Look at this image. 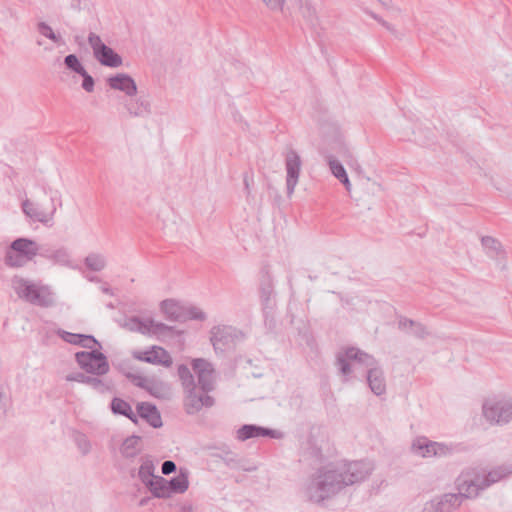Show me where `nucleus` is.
Segmentation results:
<instances>
[{
    "instance_id": "1",
    "label": "nucleus",
    "mask_w": 512,
    "mask_h": 512,
    "mask_svg": "<svg viewBox=\"0 0 512 512\" xmlns=\"http://www.w3.org/2000/svg\"><path fill=\"white\" fill-rule=\"evenodd\" d=\"M373 469V464L364 460L320 467L310 476L305 494L309 501L322 503L347 486L364 481Z\"/></svg>"
},
{
    "instance_id": "2",
    "label": "nucleus",
    "mask_w": 512,
    "mask_h": 512,
    "mask_svg": "<svg viewBox=\"0 0 512 512\" xmlns=\"http://www.w3.org/2000/svg\"><path fill=\"white\" fill-rule=\"evenodd\" d=\"M11 284L17 296L32 305L43 308L55 305L54 293L46 285L35 283L20 276H14Z\"/></svg>"
},
{
    "instance_id": "3",
    "label": "nucleus",
    "mask_w": 512,
    "mask_h": 512,
    "mask_svg": "<svg viewBox=\"0 0 512 512\" xmlns=\"http://www.w3.org/2000/svg\"><path fill=\"white\" fill-rule=\"evenodd\" d=\"M39 254L42 253L36 241L20 237L13 240L6 248L4 264L10 268H21Z\"/></svg>"
},
{
    "instance_id": "4",
    "label": "nucleus",
    "mask_w": 512,
    "mask_h": 512,
    "mask_svg": "<svg viewBox=\"0 0 512 512\" xmlns=\"http://www.w3.org/2000/svg\"><path fill=\"white\" fill-rule=\"evenodd\" d=\"M455 487L457 489L456 496H460V501L463 503L465 499L476 498L479 492L486 489L483 486L482 477L475 469H468L463 471L455 480Z\"/></svg>"
},
{
    "instance_id": "5",
    "label": "nucleus",
    "mask_w": 512,
    "mask_h": 512,
    "mask_svg": "<svg viewBox=\"0 0 512 512\" xmlns=\"http://www.w3.org/2000/svg\"><path fill=\"white\" fill-rule=\"evenodd\" d=\"M75 360L80 368L88 374L106 375L110 370L107 357L98 350L77 352Z\"/></svg>"
},
{
    "instance_id": "6",
    "label": "nucleus",
    "mask_w": 512,
    "mask_h": 512,
    "mask_svg": "<svg viewBox=\"0 0 512 512\" xmlns=\"http://www.w3.org/2000/svg\"><path fill=\"white\" fill-rule=\"evenodd\" d=\"M194 390L204 389L215 391L218 381V372L214 364L204 358H194Z\"/></svg>"
},
{
    "instance_id": "7",
    "label": "nucleus",
    "mask_w": 512,
    "mask_h": 512,
    "mask_svg": "<svg viewBox=\"0 0 512 512\" xmlns=\"http://www.w3.org/2000/svg\"><path fill=\"white\" fill-rule=\"evenodd\" d=\"M88 43L93 51L94 58L105 67L117 68L122 65V57L116 53L111 47L107 46L94 32L88 35Z\"/></svg>"
},
{
    "instance_id": "8",
    "label": "nucleus",
    "mask_w": 512,
    "mask_h": 512,
    "mask_svg": "<svg viewBox=\"0 0 512 512\" xmlns=\"http://www.w3.org/2000/svg\"><path fill=\"white\" fill-rule=\"evenodd\" d=\"M483 415L491 424L505 425L509 423L512 419V400L500 399L485 402Z\"/></svg>"
},
{
    "instance_id": "9",
    "label": "nucleus",
    "mask_w": 512,
    "mask_h": 512,
    "mask_svg": "<svg viewBox=\"0 0 512 512\" xmlns=\"http://www.w3.org/2000/svg\"><path fill=\"white\" fill-rule=\"evenodd\" d=\"M243 338L242 331L232 326H214L210 331V342L215 351H223Z\"/></svg>"
},
{
    "instance_id": "10",
    "label": "nucleus",
    "mask_w": 512,
    "mask_h": 512,
    "mask_svg": "<svg viewBox=\"0 0 512 512\" xmlns=\"http://www.w3.org/2000/svg\"><path fill=\"white\" fill-rule=\"evenodd\" d=\"M123 326L130 332H138L143 335L163 334L171 329L164 323L155 322L152 319L143 320L137 316L128 318Z\"/></svg>"
},
{
    "instance_id": "11",
    "label": "nucleus",
    "mask_w": 512,
    "mask_h": 512,
    "mask_svg": "<svg viewBox=\"0 0 512 512\" xmlns=\"http://www.w3.org/2000/svg\"><path fill=\"white\" fill-rule=\"evenodd\" d=\"M302 161L294 149H289L285 154L286 189L287 196L291 197L298 183Z\"/></svg>"
},
{
    "instance_id": "12",
    "label": "nucleus",
    "mask_w": 512,
    "mask_h": 512,
    "mask_svg": "<svg viewBox=\"0 0 512 512\" xmlns=\"http://www.w3.org/2000/svg\"><path fill=\"white\" fill-rule=\"evenodd\" d=\"M461 504L460 496H456L455 493H444L426 502L421 512H454Z\"/></svg>"
},
{
    "instance_id": "13",
    "label": "nucleus",
    "mask_w": 512,
    "mask_h": 512,
    "mask_svg": "<svg viewBox=\"0 0 512 512\" xmlns=\"http://www.w3.org/2000/svg\"><path fill=\"white\" fill-rule=\"evenodd\" d=\"M132 357L138 361L153 365H162L165 367H170L172 365V358L170 354L160 346H152L145 351H133Z\"/></svg>"
},
{
    "instance_id": "14",
    "label": "nucleus",
    "mask_w": 512,
    "mask_h": 512,
    "mask_svg": "<svg viewBox=\"0 0 512 512\" xmlns=\"http://www.w3.org/2000/svg\"><path fill=\"white\" fill-rule=\"evenodd\" d=\"M213 456L221 459L228 468L233 470L251 472L255 471L257 468L256 466L248 465V461L246 459L239 457L237 453L230 450L226 445L217 448L216 452L213 453Z\"/></svg>"
},
{
    "instance_id": "15",
    "label": "nucleus",
    "mask_w": 512,
    "mask_h": 512,
    "mask_svg": "<svg viewBox=\"0 0 512 512\" xmlns=\"http://www.w3.org/2000/svg\"><path fill=\"white\" fill-rule=\"evenodd\" d=\"M258 437L280 439L282 432L256 424H244L236 431V439L241 442Z\"/></svg>"
},
{
    "instance_id": "16",
    "label": "nucleus",
    "mask_w": 512,
    "mask_h": 512,
    "mask_svg": "<svg viewBox=\"0 0 512 512\" xmlns=\"http://www.w3.org/2000/svg\"><path fill=\"white\" fill-rule=\"evenodd\" d=\"M260 299L263 314L267 319L275 308L273 282L268 274L263 277L260 284Z\"/></svg>"
},
{
    "instance_id": "17",
    "label": "nucleus",
    "mask_w": 512,
    "mask_h": 512,
    "mask_svg": "<svg viewBox=\"0 0 512 512\" xmlns=\"http://www.w3.org/2000/svg\"><path fill=\"white\" fill-rule=\"evenodd\" d=\"M366 379L370 390L376 396H381L386 393V379L384 371L378 363L367 368Z\"/></svg>"
},
{
    "instance_id": "18",
    "label": "nucleus",
    "mask_w": 512,
    "mask_h": 512,
    "mask_svg": "<svg viewBox=\"0 0 512 512\" xmlns=\"http://www.w3.org/2000/svg\"><path fill=\"white\" fill-rule=\"evenodd\" d=\"M107 84L111 89L122 91L129 97L137 94L136 82L128 74L118 73L111 76L107 79Z\"/></svg>"
},
{
    "instance_id": "19",
    "label": "nucleus",
    "mask_w": 512,
    "mask_h": 512,
    "mask_svg": "<svg viewBox=\"0 0 512 512\" xmlns=\"http://www.w3.org/2000/svg\"><path fill=\"white\" fill-rule=\"evenodd\" d=\"M23 213L34 221L47 224L53 219L56 212V207L53 206L49 213L44 212L36 204L26 199L22 202Z\"/></svg>"
},
{
    "instance_id": "20",
    "label": "nucleus",
    "mask_w": 512,
    "mask_h": 512,
    "mask_svg": "<svg viewBox=\"0 0 512 512\" xmlns=\"http://www.w3.org/2000/svg\"><path fill=\"white\" fill-rule=\"evenodd\" d=\"M137 412L153 428H160L163 425L161 415L155 405L146 402L138 403Z\"/></svg>"
},
{
    "instance_id": "21",
    "label": "nucleus",
    "mask_w": 512,
    "mask_h": 512,
    "mask_svg": "<svg viewBox=\"0 0 512 512\" xmlns=\"http://www.w3.org/2000/svg\"><path fill=\"white\" fill-rule=\"evenodd\" d=\"M178 376L182 381V385L185 389L186 401L185 408L187 413H191L192 409V373L185 364L178 366Z\"/></svg>"
},
{
    "instance_id": "22",
    "label": "nucleus",
    "mask_w": 512,
    "mask_h": 512,
    "mask_svg": "<svg viewBox=\"0 0 512 512\" xmlns=\"http://www.w3.org/2000/svg\"><path fill=\"white\" fill-rule=\"evenodd\" d=\"M341 351L350 361H355L359 364H362L366 368L377 364V360L374 358V356L362 351L357 347H346Z\"/></svg>"
},
{
    "instance_id": "23",
    "label": "nucleus",
    "mask_w": 512,
    "mask_h": 512,
    "mask_svg": "<svg viewBox=\"0 0 512 512\" xmlns=\"http://www.w3.org/2000/svg\"><path fill=\"white\" fill-rule=\"evenodd\" d=\"M512 474V464H503L490 470L485 476L482 477L483 486L488 488L494 483L508 477Z\"/></svg>"
},
{
    "instance_id": "24",
    "label": "nucleus",
    "mask_w": 512,
    "mask_h": 512,
    "mask_svg": "<svg viewBox=\"0 0 512 512\" xmlns=\"http://www.w3.org/2000/svg\"><path fill=\"white\" fill-rule=\"evenodd\" d=\"M213 392L199 388L194 390V412L210 409L216 404V399L212 395Z\"/></svg>"
},
{
    "instance_id": "25",
    "label": "nucleus",
    "mask_w": 512,
    "mask_h": 512,
    "mask_svg": "<svg viewBox=\"0 0 512 512\" xmlns=\"http://www.w3.org/2000/svg\"><path fill=\"white\" fill-rule=\"evenodd\" d=\"M481 244L484 248L486 255L491 259H499L505 255V250L501 242L491 236H483Z\"/></svg>"
},
{
    "instance_id": "26",
    "label": "nucleus",
    "mask_w": 512,
    "mask_h": 512,
    "mask_svg": "<svg viewBox=\"0 0 512 512\" xmlns=\"http://www.w3.org/2000/svg\"><path fill=\"white\" fill-rule=\"evenodd\" d=\"M166 487L168 491V498L173 493L185 492L189 487L188 471H183V469H180V474L178 476L167 480Z\"/></svg>"
},
{
    "instance_id": "27",
    "label": "nucleus",
    "mask_w": 512,
    "mask_h": 512,
    "mask_svg": "<svg viewBox=\"0 0 512 512\" xmlns=\"http://www.w3.org/2000/svg\"><path fill=\"white\" fill-rule=\"evenodd\" d=\"M161 310L168 320L182 321L185 318V313L182 307L172 299L162 301Z\"/></svg>"
},
{
    "instance_id": "28",
    "label": "nucleus",
    "mask_w": 512,
    "mask_h": 512,
    "mask_svg": "<svg viewBox=\"0 0 512 512\" xmlns=\"http://www.w3.org/2000/svg\"><path fill=\"white\" fill-rule=\"evenodd\" d=\"M125 108L131 116L143 117L150 113V103L145 98L139 97L125 103Z\"/></svg>"
},
{
    "instance_id": "29",
    "label": "nucleus",
    "mask_w": 512,
    "mask_h": 512,
    "mask_svg": "<svg viewBox=\"0 0 512 512\" xmlns=\"http://www.w3.org/2000/svg\"><path fill=\"white\" fill-rule=\"evenodd\" d=\"M110 408L114 414L125 416L135 424L138 422V417L133 412L130 404L127 401L118 397H114L111 401Z\"/></svg>"
},
{
    "instance_id": "30",
    "label": "nucleus",
    "mask_w": 512,
    "mask_h": 512,
    "mask_svg": "<svg viewBox=\"0 0 512 512\" xmlns=\"http://www.w3.org/2000/svg\"><path fill=\"white\" fill-rule=\"evenodd\" d=\"M298 6L299 12L311 27L316 26L318 23V16L316 9L310 0H294Z\"/></svg>"
},
{
    "instance_id": "31",
    "label": "nucleus",
    "mask_w": 512,
    "mask_h": 512,
    "mask_svg": "<svg viewBox=\"0 0 512 512\" xmlns=\"http://www.w3.org/2000/svg\"><path fill=\"white\" fill-rule=\"evenodd\" d=\"M141 437L132 435L127 437L120 448L121 454L125 458H133L141 451Z\"/></svg>"
},
{
    "instance_id": "32",
    "label": "nucleus",
    "mask_w": 512,
    "mask_h": 512,
    "mask_svg": "<svg viewBox=\"0 0 512 512\" xmlns=\"http://www.w3.org/2000/svg\"><path fill=\"white\" fill-rule=\"evenodd\" d=\"M167 480L162 476L154 475L152 480L145 484L152 495L156 498H168L166 487Z\"/></svg>"
},
{
    "instance_id": "33",
    "label": "nucleus",
    "mask_w": 512,
    "mask_h": 512,
    "mask_svg": "<svg viewBox=\"0 0 512 512\" xmlns=\"http://www.w3.org/2000/svg\"><path fill=\"white\" fill-rule=\"evenodd\" d=\"M145 390L152 396L159 399H166L170 396L169 385L163 381L156 379H150Z\"/></svg>"
},
{
    "instance_id": "34",
    "label": "nucleus",
    "mask_w": 512,
    "mask_h": 512,
    "mask_svg": "<svg viewBox=\"0 0 512 512\" xmlns=\"http://www.w3.org/2000/svg\"><path fill=\"white\" fill-rule=\"evenodd\" d=\"M434 441L428 440L426 437H420L413 441L412 449L418 455L426 457H435Z\"/></svg>"
},
{
    "instance_id": "35",
    "label": "nucleus",
    "mask_w": 512,
    "mask_h": 512,
    "mask_svg": "<svg viewBox=\"0 0 512 512\" xmlns=\"http://www.w3.org/2000/svg\"><path fill=\"white\" fill-rule=\"evenodd\" d=\"M104 376L105 375H95L90 387L99 394L112 393L115 387L114 382L112 379Z\"/></svg>"
},
{
    "instance_id": "36",
    "label": "nucleus",
    "mask_w": 512,
    "mask_h": 512,
    "mask_svg": "<svg viewBox=\"0 0 512 512\" xmlns=\"http://www.w3.org/2000/svg\"><path fill=\"white\" fill-rule=\"evenodd\" d=\"M85 266L94 272H100L106 267V258L100 253H90L84 259Z\"/></svg>"
},
{
    "instance_id": "37",
    "label": "nucleus",
    "mask_w": 512,
    "mask_h": 512,
    "mask_svg": "<svg viewBox=\"0 0 512 512\" xmlns=\"http://www.w3.org/2000/svg\"><path fill=\"white\" fill-rule=\"evenodd\" d=\"M154 470L155 465L153 461L149 457L142 458V463L138 470V477L144 485L152 480V477L155 475Z\"/></svg>"
},
{
    "instance_id": "38",
    "label": "nucleus",
    "mask_w": 512,
    "mask_h": 512,
    "mask_svg": "<svg viewBox=\"0 0 512 512\" xmlns=\"http://www.w3.org/2000/svg\"><path fill=\"white\" fill-rule=\"evenodd\" d=\"M36 29L41 36L51 40L52 42L56 44H64L62 36L59 33H55L52 27L45 21H39L36 24Z\"/></svg>"
},
{
    "instance_id": "39",
    "label": "nucleus",
    "mask_w": 512,
    "mask_h": 512,
    "mask_svg": "<svg viewBox=\"0 0 512 512\" xmlns=\"http://www.w3.org/2000/svg\"><path fill=\"white\" fill-rule=\"evenodd\" d=\"M41 255H43V253ZM44 256L50 260H53L55 263H57L59 265L72 267L71 260H70V253L64 247L54 250L51 253H46V254H44Z\"/></svg>"
},
{
    "instance_id": "40",
    "label": "nucleus",
    "mask_w": 512,
    "mask_h": 512,
    "mask_svg": "<svg viewBox=\"0 0 512 512\" xmlns=\"http://www.w3.org/2000/svg\"><path fill=\"white\" fill-rule=\"evenodd\" d=\"M350 362L351 361L345 356V354L342 351H339L336 354L335 364L338 367V371L343 377L344 382L349 380L350 375L352 373V367Z\"/></svg>"
},
{
    "instance_id": "41",
    "label": "nucleus",
    "mask_w": 512,
    "mask_h": 512,
    "mask_svg": "<svg viewBox=\"0 0 512 512\" xmlns=\"http://www.w3.org/2000/svg\"><path fill=\"white\" fill-rule=\"evenodd\" d=\"M58 335L67 343L78 345L81 341H95L94 336L85 334H76L67 332L65 330H59Z\"/></svg>"
},
{
    "instance_id": "42",
    "label": "nucleus",
    "mask_w": 512,
    "mask_h": 512,
    "mask_svg": "<svg viewBox=\"0 0 512 512\" xmlns=\"http://www.w3.org/2000/svg\"><path fill=\"white\" fill-rule=\"evenodd\" d=\"M64 65L68 70L78 75L83 74V72L86 71L79 58L75 54H69L65 56Z\"/></svg>"
},
{
    "instance_id": "43",
    "label": "nucleus",
    "mask_w": 512,
    "mask_h": 512,
    "mask_svg": "<svg viewBox=\"0 0 512 512\" xmlns=\"http://www.w3.org/2000/svg\"><path fill=\"white\" fill-rule=\"evenodd\" d=\"M435 448V457H444L452 455L457 450V445L435 442L432 445Z\"/></svg>"
},
{
    "instance_id": "44",
    "label": "nucleus",
    "mask_w": 512,
    "mask_h": 512,
    "mask_svg": "<svg viewBox=\"0 0 512 512\" xmlns=\"http://www.w3.org/2000/svg\"><path fill=\"white\" fill-rule=\"evenodd\" d=\"M328 163L330 166V170L332 174L338 179H346V170L344 166L337 160L333 159L332 157L328 158Z\"/></svg>"
},
{
    "instance_id": "45",
    "label": "nucleus",
    "mask_w": 512,
    "mask_h": 512,
    "mask_svg": "<svg viewBox=\"0 0 512 512\" xmlns=\"http://www.w3.org/2000/svg\"><path fill=\"white\" fill-rule=\"evenodd\" d=\"M75 443L83 455H86L90 452L91 444L86 435L82 433H77L75 435Z\"/></svg>"
},
{
    "instance_id": "46",
    "label": "nucleus",
    "mask_w": 512,
    "mask_h": 512,
    "mask_svg": "<svg viewBox=\"0 0 512 512\" xmlns=\"http://www.w3.org/2000/svg\"><path fill=\"white\" fill-rule=\"evenodd\" d=\"M410 331L411 334L418 339H425L430 334L427 327L424 324L417 321H414V325L412 326V328H410Z\"/></svg>"
},
{
    "instance_id": "47",
    "label": "nucleus",
    "mask_w": 512,
    "mask_h": 512,
    "mask_svg": "<svg viewBox=\"0 0 512 512\" xmlns=\"http://www.w3.org/2000/svg\"><path fill=\"white\" fill-rule=\"evenodd\" d=\"M127 379H129L135 386L142 388L145 390L147 384L149 383L151 378H146L141 375L133 374V373H125Z\"/></svg>"
},
{
    "instance_id": "48",
    "label": "nucleus",
    "mask_w": 512,
    "mask_h": 512,
    "mask_svg": "<svg viewBox=\"0 0 512 512\" xmlns=\"http://www.w3.org/2000/svg\"><path fill=\"white\" fill-rule=\"evenodd\" d=\"M80 76L83 78L81 84L82 88L88 93L93 92L95 86L94 78L87 71H84Z\"/></svg>"
},
{
    "instance_id": "49",
    "label": "nucleus",
    "mask_w": 512,
    "mask_h": 512,
    "mask_svg": "<svg viewBox=\"0 0 512 512\" xmlns=\"http://www.w3.org/2000/svg\"><path fill=\"white\" fill-rule=\"evenodd\" d=\"M397 319L398 328L401 331L408 332V330H410V328H412V326L414 325V320L407 318L405 316H398Z\"/></svg>"
},
{
    "instance_id": "50",
    "label": "nucleus",
    "mask_w": 512,
    "mask_h": 512,
    "mask_svg": "<svg viewBox=\"0 0 512 512\" xmlns=\"http://www.w3.org/2000/svg\"><path fill=\"white\" fill-rule=\"evenodd\" d=\"M271 11H282L285 0H262Z\"/></svg>"
},
{
    "instance_id": "51",
    "label": "nucleus",
    "mask_w": 512,
    "mask_h": 512,
    "mask_svg": "<svg viewBox=\"0 0 512 512\" xmlns=\"http://www.w3.org/2000/svg\"><path fill=\"white\" fill-rule=\"evenodd\" d=\"M177 470L175 462L171 460H166L162 463L161 471L164 475H170Z\"/></svg>"
},
{
    "instance_id": "52",
    "label": "nucleus",
    "mask_w": 512,
    "mask_h": 512,
    "mask_svg": "<svg viewBox=\"0 0 512 512\" xmlns=\"http://www.w3.org/2000/svg\"><path fill=\"white\" fill-rule=\"evenodd\" d=\"M308 453L309 455L316 459L317 461H321L322 460V451L319 447L315 446V445H311L309 450H308Z\"/></svg>"
},
{
    "instance_id": "53",
    "label": "nucleus",
    "mask_w": 512,
    "mask_h": 512,
    "mask_svg": "<svg viewBox=\"0 0 512 512\" xmlns=\"http://www.w3.org/2000/svg\"><path fill=\"white\" fill-rule=\"evenodd\" d=\"M85 374H86V372L85 373H83V372L71 373L66 376V380L82 383L83 377Z\"/></svg>"
},
{
    "instance_id": "54",
    "label": "nucleus",
    "mask_w": 512,
    "mask_h": 512,
    "mask_svg": "<svg viewBox=\"0 0 512 512\" xmlns=\"http://www.w3.org/2000/svg\"><path fill=\"white\" fill-rule=\"evenodd\" d=\"M370 15L372 16V18H374L376 21H378L383 27H385L387 30L391 31V32H394L395 29L392 25H390L388 22H386L385 20H383L381 17H379L378 15L374 14V13H370Z\"/></svg>"
},
{
    "instance_id": "55",
    "label": "nucleus",
    "mask_w": 512,
    "mask_h": 512,
    "mask_svg": "<svg viewBox=\"0 0 512 512\" xmlns=\"http://www.w3.org/2000/svg\"><path fill=\"white\" fill-rule=\"evenodd\" d=\"M207 316L204 311H202L199 308L194 307V321H204L206 320Z\"/></svg>"
},
{
    "instance_id": "56",
    "label": "nucleus",
    "mask_w": 512,
    "mask_h": 512,
    "mask_svg": "<svg viewBox=\"0 0 512 512\" xmlns=\"http://www.w3.org/2000/svg\"><path fill=\"white\" fill-rule=\"evenodd\" d=\"M78 345H80V346H82V347H84V348L91 349V350H94V349H93V345H99V346H100L99 342H98L96 339H95V341H88V340H87V341H86V340L84 341V340H83V341H81L80 343H78Z\"/></svg>"
},
{
    "instance_id": "57",
    "label": "nucleus",
    "mask_w": 512,
    "mask_h": 512,
    "mask_svg": "<svg viewBox=\"0 0 512 512\" xmlns=\"http://www.w3.org/2000/svg\"><path fill=\"white\" fill-rule=\"evenodd\" d=\"M94 378H95V375L86 373L84 375V377H83L82 383L86 384L87 386L90 387L92 382H93V380H94Z\"/></svg>"
},
{
    "instance_id": "58",
    "label": "nucleus",
    "mask_w": 512,
    "mask_h": 512,
    "mask_svg": "<svg viewBox=\"0 0 512 512\" xmlns=\"http://www.w3.org/2000/svg\"><path fill=\"white\" fill-rule=\"evenodd\" d=\"M94 378H95V375L86 373L84 375V377H83L82 383L86 384L87 386L90 387L92 382H93V380H94Z\"/></svg>"
},
{
    "instance_id": "59",
    "label": "nucleus",
    "mask_w": 512,
    "mask_h": 512,
    "mask_svg": "<svg viewBox=\"0 0 512 512\" xmlns=\"http://www.w3.org/2000/svg\"><path fill=\"white\" fill-rule=\"evenodd\" d=\"M178 512H192V505L191 504H184L179 507Z\"/></svg>"
},
{
    "instance_id": "60",
    "label": "nucleus",
    "mask_w": 512,
    "mask_h": 512,
    "mask_svg": "<svg viewBox=\"0 0 512 512\" xmlns=\"http://www.w3.org/2000/svg\"><path fill=\"white\" fill-rule=\"evenodd\" d=\"M379 2L386 9H391L392 8V1L391 0H379Z\"/></svg>"
},
{
    "instance_id": "61",
    "label": "nucleus",
    "mask_w": 512,
    "mask_h": 512,
    "mask_svg": "<svg viewBox=\"0 0 512 512\" xmlns=\"http://www.w3.org/2000/svg\"><path fill=\"white\" fill-rule=\"evenodd\" d=\"M339 181L345 186L347 190H350L351 183L349 181L348 175H346V179L342 178Z\"/></svg>"
},
{
    "instance_id": "62",
    "label": "nucleus",
    "mask_w": 512,
    "mask_h": 512,
    "mask_svg": "<svg viewBox=\"0 0 512 512\" xmlns=\"http://www.w3.org/2000/svg\"><path fill=\"white\" fill-rule=\"evenodd\" d=\"M101 291L105 294L113 295L112 290L107 285L102 286Z\"/></svg>"
},
{
    "instance_id": "63",
    "label": "nucleus",
    "mask_w": 512,
    "mask_h": 512,
    "mask_svg": "<svg viewBox=\"0 0 512 512\" xmlns=\"http://www.w3.org/2000/svg\"><path fill=\"white\" fill-rule=\"evenodd\" d=\"M244 184H245L246 190H248L249 189V184H248L247 177L244 178Z\"/></svg>"
},
{
    "instance_id": "64",
    "label": "nucleus",
    "mask_w": 512,
    "mask_h": 512,
    "mask_svg": "<svg viewBox=\"0 0 512 512\" xmlns=\"http://www.w3.org/2000/svg\"><path fill=\"white\" fill-rule=\"evenodd\" d=\"M90 281H99V279L97 277H91L89 278Z\"/></svg>"
}]
</instances>
